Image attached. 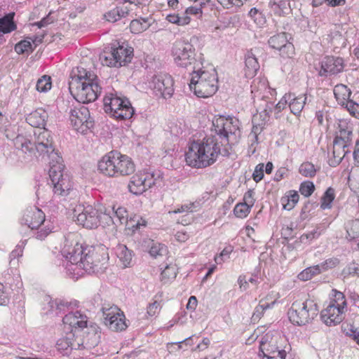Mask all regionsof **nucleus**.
I'll use <instances>...</instances> for the list:
<instances>
[{"mask_svg": "<svg viewBox=\"0 0 359 359\" xmlns=\"http://www.w3.org/2000/svg\"><path fill=\"white\" fill-rule=\"evenodd\" d=\"M248 15L259 27L263 26L266 23V20L264 14L255 7L250 10Z\"/></svg>", "mask_w": 359, "mask_h": 359, "instance_id": "obj_43", "label": "nucleus"}, {"mask_svg": "<svg viewBox=\"0 0 359 359\" xmlns=\"http://www.w3.org/2000/svg\"><path fill=\"white\" fill-rule=\"evenodd\" d=\"M133 57V48L123 45H114L106 48L100 55V60L103 65L119 67L130 63Z\"/></svg>", "mask_w": 359, "mask_h": 359, "instance_id": "obj_9", "label": "nucleus"}, {"mask_svg": "<svg viewBox=\"0 0 359 359\" xmlns=\"http://www.w3.org/2000/svg\"><path fill=\"white\" fill-rule=\"evenodd\" d=\"M289 107L291 112L294 115H299L306 104H310L313 97L308 93L296 96L294 93H290Z\"/></svg>", "mask_w": 359, "mask_h": 359, "instance_id": "obj_26", "label": "nucleus"}, {"mask_svg": "<svg viewBox=\"0 0 359 359\" xmlns=\"http://www.w3.org/2000/svg\"><path fill=\"white\" fill-rule=\"evenodd\" d=\"M269 46L279 51V55L284 58H291L294 55V47L287 39L285 32L278 33L271 36L268 40Z\"/></svg>", "mask_w": 359, "mask_h": 359, "instance_id": "obj_15", "label": "nucleus"}, {"mask_svg": "<svg viewBox=\"0 0 359 359\" xmlns=\"http://www.w3.org/2000/svg\"><path fill=\"white\" fill-rule=\"evenodd\" d=\"M104 215L115 225L123 224H126V225L129 224L127 211L124 208L118 207L116 210H114L113 216H110L107 214H104Z\"/></svg>", "mask_w": 359, "mask_h": 359, "instance_id": "obj_34", "label": "nucleus"}, {"mask_svg": "<svg viewBox=\"0 0 359 359\" xmlns=\"http://www.w3.org/2000/svg\"><path fill=\"white\" fill-rule=\"evenodd\" d=\"M48 117V115L46 111L42 108H39L27 115L26 121L36 129L45 128Z\"/></svg>", "mask_w": 359, "mask_h": 359, "instance_id": "obj_28", "label": "nucleus"}, {"mask_svg": "<svg viewBox=\"0 0 359 359\" xmlns=\"http://www.w3.org/2000/svg\"><path fill=\"white\" fill-rule=\"evenodd\" d=\"M49 304L51 310H53L54 308H55L56 310L61 311L62 309V307L68 306L69 304L67 302H65L64 300L61 299H55V300H50Z\"/></svg>", "mask_w": 359, "mask_h": 359, "instance_id": "obj_59", "label": "nucleus"}, {"mask_svg": "<svg viewBox=\"0 0 359 359\" xmlns=\"http://www.w3.org/2000/svg\"><path fill=\"white\" fill-rule=\"evenodd\" d=\"M121 157L122 154L117 151L107 153L98 161V171L109 177H118V160Z\"/></svg>", "mask_w": 359, "mask_h": 359, "instance_id": "obj_14", "label": "nucleus"}, {"mask_svg": "<svg viewBox=\"0 0 359 359\" xmlns=\"http://www.w3.org/2000/svg\"><path fill=\"white\" fill-rule=\"evenodd\" d=\"M177 276V269L174 265H167L161 273V280L167 283L170 280L174 279Z\"/></svg>", "mask_w": 359, "mask_h": 359, "instance_id": "obj_48", "label": "nucleus"}, {"mask_svg": "<svg viewBox=\"0 0 359 359\" xmlns=\"http://www.w3.org/2000/svg\"><path fill=\"white\" fill-rule=\"evenodd\" d=\"M108 260L107 249L104 245L86 246L81 269L89 273H99L107 268Z\"/></svg>", "mask_w": 359, "mask_h": 359, "instance_id": "obj_7", "label": "nucleus"}, {"mask_svg": "<svg viewBox=\"0 0 359 359\" xmlns=\"http://www.w3.org/2000/svg\"><path fill=\"white\" fill-rule=\"evenodd\" d=\"M212 127L222 148L226 145L231 148L229 144L238 142L241 136V123L235 117L215 116L212 120Z\"/></svg>", "mask_w": 359, "mask_h": 359, "instance_id": "obj_4", "label": "nucleus"}, {"mask_svg": "<svg viewBox=\"0 0 359 359\" xmlns=\"http://www.w3.org/2000/svg\"><path fill=\"white\" fill-rule=\"evenodd\" d=\"M130 11V9L128 6H117L107 12L104 17L107 21L114 22L121 18L127 16Z\"/></svg>", "mask_w": 359, "mask_h": 359, "instance_id": "obj_33", "label": "nucleus"}, {"mask_svg": "<svg viewBox=\"0 0 359 359\" xmlns=\"http://www.w3.org/2000/svg\"><path fill=\"white\" fill-rule=\"evenodd\" d=\"M69 78V91L79 102H94L101 93L102 88L97 76L81 66L74 68Z\"/></svg>", "mask_w": 359, "mask_h": 359, "instance_id": "obj_3", "label": "nucleus"}, {"mask_svg": "<svg viewBox=\"0 0 359 359\" xmlns=\"http://www.w3.org/2000/svg\"><path fill=\"white\" fill-rule=\"evenodd\" d=\"M34 48L32 47L30 40H22L15 46V51L18 54L30 53L34 51Z\"/></svg>", "mask_w": 359, "mask_h": 359, "instance_id": "obj_45", "label": "nucleus"}, {"mask_svg": "<svg viewBox=\"0 0 359 359\" xmlns=\"http://www.w3.org/2000/svg\"><path fill=\"white\" fill-rule=\"evenodd\" d=\"M159 177L158 175L156 177L154 172H138L130 178L128 189L130 192L135 195H140L155 185Z\"/></svg>", "mask_w": 359, "mask_h": 359, "instance_id": "obj_12", "label": "nucleus"}, {"mask_svg": "<svg viewBox=\"0 0 359 359\" xmlns=\"http://www.w3.org/2000/svg\"><path fill=\"white\" fill-rule=\"evenodd\" d=\"M153 88L157 95L164 98H169L172 96L173 89V80L170 75H158L153 77Z\"/></svg>", "mask_w": 359, "mask_h": 359, "instance_id": "obj_20", "label": "nucleus"}, {"mask_svg": "<svg viewBox=\"0 0 359 359\" xmlns=\"http://www.w3.org/2000/svg\"><path fill=\"white\" fill-rule=\"evenodd\" d=\"M102 311L104 323L111 330L119 332L127 328L128 325L126 323L125 316L116 306H112L109 308L102 307Z\"/></svg>", "mask_w": 359, "mask_h": 359, "instance_id": "obj_13", "label": "nucleus"}, {"mask_svg": "<svg viewBox=\"0 0 359 359\" xmlns=\"http://www.w3.org/2000/svg\"><path fill=\"white\" fill-rule=\"evenodd\" d=\"M151 25L149 18L135 19L130 22V29L134 34L141 33L147 29Z\"/></svg>", "mask_w": 359, "mask_h": 359, "instance_id": "obj_36", "label": "nucleus"}, {"mask_svg": "<svg viewBox=\"0 0 359 359\" xmlns=\"http://www.w3.org/2000/svg\"><path fill=\"white\" fill-rule=\"evenodd\" d=\"M339 264V260L337 258L332 257L326 259L325 262L321 263L320 265L322 271H327L330 269L336 267Z\"/></svg>", "mask_w": 359, "mask_h": 359, "instance_id": "obj_55", "label": "nucleus"}, {"mask_svg": "<svg viewBox=\"0 0 359 359\" xmlns=\"http://www.w3.org/2000/svg\"><path fill=\"white\" fill-rule=\"evenodd\" d=\"M118 162V177L130 175L135 172V163L129 156L122 154V157L119 158Z\"/></svg>", "mask_w": 359, "mask_h": 359, "instance_id": "obj_30", "label": "nucleus"}, {"mask_svg": "<svg viewBox=\"0 0 359 359\" xmlns=\"http://www.w3.org/2000/svg\"><path fill=\"white\" fill-rule=\"evenodd\" d=\"M290 93H286L285 95L281 98V100L276 104L275 106V109L277 111V113H279L281 111L282 109H283L287 103L290 102Z\"/></svg>", "mask_w": 359, "mask_h": 359, "instance_id": "obj_60", "label": "nucleus"}, {"mask_svg": "<svg viewBox=\"0 0 359 359\" xmlns=\"http://www.w3.org/2000/svg\"><path fill=\"white\" fill-rule=\"evenodd\" d=\"M348 147V144L334 143V142H333V157L330 158L328 161V163L330 166L336 167L341 162L342 159L348 152V150H346V148H347Z\"/></svg>", "mask_w": 359, "mask_h": 359, "instance_id": "obj_29", "label": "nucleus"}, {"mask_svg": "<svg viewBox=\"0 0 359 359\" xmlns=\"http://www.w3.org/2000/svg\"><path fill=\"white\" fill-rule=\"evenodd\" d=\"M334 199V191L331 187L328 188L325 192L320 204V208L323 210L330 208V204Z\"/></svg>", "mask_w": 359, "mask_h": 359, "instance_id": "obj_50", "label": "nucleus"}, {"mask_svg": "<svg viewBox=\"0 0 359 359\" xmlns=\"http://www.w3.org/2000/svg\"><path fill=\"white\" fill-rule=\"evenodd\" d=\"M102 213L91 205L83 207L76 216V221L84 228L92 229L97 228L100 222Z\"/></svg>", "mask_w": 359, "mask_h": 359, "instance_id": "obj_18", "label": "nucleus"}, {"mask_svg": "<svg viewBox=\"0 0 359 359\" xmlns=\"http://www.w3.org/2000/svg\"><path fill=\"white\" fill-rule=\"evenodd\" d=\"M69 120L73 128L81 133H86L94 125L90 111L85 106L71 109Z\"/></svg>", "mask_w": 359, "mask_h": 359, "instance_id": "obj_11", "label": "nucleus"}, {"mask_svg": "<svg viewBox=\"0 0 359 359\" xmlns=\"http://www.w3.org/2000/svg\"><path fill=\"white\" fill-rule=\"evenodd\" d=\"M232 251L231 247L229 248H225L224 249H223V250L220 252V254L215 257V260L217 264H222L224 259V257H228L229 255L231 253V252Z\"/></svg>", "mask_w": 359, "mask_h": 359, "instance_id": "obj_64", "label": "nucleus"}, {"mask_svg": "<svg viewBox=\"0 0 359 359\" xmlns=\"http://www.w3.org/2000/svg\"><path fill=\"white\" fill-rule=\"evenodd\" d=\"M344 67L345 63L342 57L326 56L320 62L318 74L325 77L336 75L342 72Z\"/></svg>", "mask_w": 359, "mask_h": 359, "instance_id": "obj_19", "label": "nucleus"}, {"mask_svg": "<svg viewBox=\"0 0 359 359\" xmlns=\"http://www.w3.org/2000/svg\"><path fill=\"white\" fill-rule=\"evenodd\" d=\"M245 75L254 76L259 69V64L252 50L248 51L245 56Z\"/></svg>", "mask_w": 359, "mask_h": 359, "instance_id": "obj_31", "label": "nucleus"}, {"mask_svg": "<svg viewBox=\"0 0 359 359\" xmlns=\"http://www.w3.org/2000/svg\"><path fill=\"white\" fill-rule=\"evenodd\" d=\"M316 172L315 165L309 161L302 163L299 168V172L305 177L312 178L316 175Z\"/></svg>", "mask_w": 359, "mask_h": 359, "instance_id": "obj_42", "label": "nucleus"}, {"mask_svg": "<svg viewBox=\"0 0 359 359\" xmlns=\"http://www.w3.org/2000/svg\"><path fill=\"white\" fill-rule=\"evenodd\" d=\"M197 207H198V203H185V204L182 205L180 208H178L172 211H169V214L194 212V211H196V209Z\"/></svg>", "mask_w": 359, "mask_h": 359, "instance_id": "obj_52", "label": "nucleus"}, {"mask_svg": "<svg viewBox=\"0 0 359 359\" xmlns=\"http://www.w3.org/2000/svg\"><path fill=\"white\" fill-rule=\"evenodd\" d=\"M201 67L193 70L189 88L199 97H208L217 91V74L215 69L207 71Z\"/></svg>", "mask_w": 359, "mask_h": 359, "instance_id": "obj_5", "label": "nucleus"}, {"mask_svg": "<svg viewBox=\"0 0 359 359\" xmlns=\"http://www.w3.org/2000/svg\"><path fill=\"white\" fill-rule=\"evenodd\" d=\"M80 344L77 342V334L73 332H66V335L60 338L56 343L57 349L65 354L72 350H79Z\"/></svg>", "mask_w": 359, "mask_h": 359, "instance_id": "obj_24", "label": "nucleus"}, {"mask_svg": "<svg viewBox=\"0 0 359 359\" xmlns=\"http://www.w3.org/2000/svg\"><path fill=\"white\" fill-rule=\"evenodd\" d=\"M172 52L175 62L179 67H190V69L193 71L203 65L201 62L196 60L195 48L191 41H176Z\"/></svg>", "mask_w": 359, "mask_h": 359, "instance_id": "obj_8", "label": "nucleus"}, {"mask_svg": "<svg viewBox=\"0 0 359 359\" xmlns=\"http://www.w3.org/2000/svg\"><path fill=\"white\" fill-rule=\"evenodd\" d=\"M121 104H118V109H116V111H118V113L121 114L123 116H115V118L118 120L130 119L135 113L130 100L126 97H121Z\"/></svg>", "mask_w": 359, "mask_h": 359, "instance_id": "obj_32", "label": "nucleus"}, {"mask_svg": "<svg viewBox=\"0 0 359 359\" xmlns=\"http://www.w3.org/2000/svg\"><path fill=\"white\" fill-rule=\"evenodd\" d=\"M128 224V228L140 229L142 226H146L147 221L140 216L135 215L130 219Z\"/></svg>", "mask_w": 359, "mask_h": 359, "instance_id": "obj_54", "label": "nucleus"}, {"mask_svg": "<svg viewBox=\"0 0 359 359\" xmlns=\"http://www.w3.org/2000/svg\"><path fill=\"white\" fill-rule=\"evenodd\" d=\"M45 214L37 208L27 209L20 220L21 224L28 226L32 230L38 229L45 222Z\"/></svg>", "mask_w": 359, "mask_h": 359, "instance_id": "obj_21", "label": "nucleus"}, {"mask_svg": "<svg viewBox=\"0 0 359 359\" xmlns=\"http://www.w3.org/2000/svg\"><path fill=\"white\" fill-rule=\"evenodd\" d=\"M51 78L44 75L38 79L36 84V89L41 93H46L51 88Z\"/></svg>", "mask_w": 359, "mask_h": 359, "instance_id": "obj_47", "label": "nucleus"}, {"mask_svg": "<svg viewBox=\"0 0 359 359\" xmlns=\"http://www.w3.org/2000/svg\"><path fill=\"white\" fill-rule=\"evenodd\" d=\"M322 269L319 264L308 267L303 270L299 275V280L306 281L311 279L313 276L320 274Z\"/></svg>", "mask_w": 359, "mask_h": 359, "instance_id": "obj_40", "label": "nucleus"}, {"mask_svg": "<svg viewBox=\"0 0 359 359\" xmlns=\"http://www.w3.org/2000/svg\"><path fill=\"white\" fill-rule=\"evenodd\" d=\"M352 131L348 129H341L335 136L334 143L348 144L349 146L351 140Z\"/></svg>", "mask_w": 359, "mask_h": 359, "instance_id": "obj_44", "label": "nucleus"}, {"mask_svg": "<svg viewBox=\"0 0 359 359\" xmlns=\"http://www.w3.org/2000/svg\"><path fill=\"white\" fill-rule=\"evenodd\" d=\"M8 295L5 291V287L2 283H0V306L6 305L8 303Z\"/></svg>", "mask_w": 359, "mask_h": 359, "instance_id": "obj_63", "label": "nucleus"}, {"mask_svg": "<svg viewBox=\"0 0 359 359\" xmlns=\"http://www.w3.org/2000/svg\"><path fill=\"white\" fill-rule=\"evenodd\" d=\"M353 228H355V229L359 228V221L358 220L353 221L352 222V228L350 230L346 231V233H347L346 238L350 241L353 240L354 238H355L357 237H359V231L355 232L353 230Z\"/></svg>", "mask_w": 359, "mask_h": 359, "instance_id": "obj_58", "label": "nucleus"}, {"mask_svg": "<svg viewBox=\"0 0 359 359\" xmlns=\"http://www.w3.org/2000/svg\"><path fill=\"white\" fill-rule=\"evenodd\" d=\"M149 245L150 246L149 252L150 255L154 257H156L157 256H162L167 251L164 245L155 243L154 241H151Z\"/></svg>", "mask_w": 359, "mask_h": 359, "instance_id": "obj_49", "label": "nucleus"}, {"mask_svg": "<svg viewBox=\"0 0 359 359\" xmlns=\"http://www.w3.org/2000/svg\"><path fill=\"white\" fill-rule=\"evenodd\" d=\"M333 91L337 102L341 106L345 105L351 114L359 118V104L350 100L351 90L344 84H337Z\"/></svg>", "mask_w": 359, "mask_h": 359, "instance_id": "obj_16", "label": "nucleus"}, {"mask_svg": "<svg viewBox=\"0 0 359 359\" xmlns=\"http://www.w3.org/2000/svg\"><path fill=\"white\" fill-rule=\"evenodd\" d=\"M264 163H259L254 170L252 174V178L256 182H259L264 177Z\"/></svg>", "mask_w": 359, "mask_h": 359, "instance_id": "obj_56", "label": "nucleus"}, {"mask_svg": "<svg viewBox=\"0 0 359 359\" xmlns=\"http://www.w3.org/2000/svg\"><path fill=\"white\" fill-rule=\"evenodd\" d=\"M283 338L278 334H272L266 333L259 341V351L263 353L264 358L267 359H285L287 353L282 346H278L279 341Z\"/></svg>", "mask_w": 359, "mask_h": 359, "instance_id": "obj_10", "label": "nucleus"}, {"mask_svg": "<svg viewBox=\"0 0 359 359\" xmlns=\"http://www.w3.org/2000/svg\"><path fill=\"white\" fill-rule=\"evenodd\" d=\"M65 332H73L79 334V330L87 327L88 318L79 311L67 313L62 318Z\"/></svg>", "mask_w": 359, "mask_h": 359, "instance_id": "obj_17", "label": "nucleus"}, {"mask_svg": "<svg viewBox=\"0 0 359 359\" xmlns=\"http://www.w3.org/2000/svg\"><path fill=\"white\" fill-rule=\"evenodd\" d=\"M166 20L172 24H176L179 26H184L190 22L191 18L187 15L179 16L177 14H169L166 16Z\"/></svg>", "mask_w": 359, "mask_h": 359, "instance_id": "obj_46", "label": "nucleus"}, {"mask_svg": "<svg viewBox=\"0 0 359 359\" xmlns=\"http://www.w3.org/2000/svg\"><path fill=\"white\" fill-rule=\"evenodd\" d=\"M275 302L269 304L261 300L255 309L252 316V320L253 321H258L263 316L265 310L272 308Z\"/></svg>", "mask_w": 359, "mask_h": 359, "instance_id": "obj_41", "label": "nucleus"}, {"mask_svg": "<svg viewBox=\"0 0 359 359\" xmlns=\"http://www.w3.org/2000/svg\"><path fill=\"white\" fill-rule=\"evenodd\" d=\"M51 231L52 230L50 227L45 226L44 228H41L40 230L35 233V237L36 239L42 241L45 239Z\"/></svg>", "mask_w": 359, "mask_h": 359, "instance_id": "obj_62", "label": "nucleus"}, {"mask_svg": "<svg viewBox=\"0 0 359 359\" xmlns=\"http://www.w3.org/2000/svg\"><path fill=\"white\" fill-rule=\"evenodd\" d=\"M254 194L255 192L252 189H249L243 196L244 202L243 203H247L248 205L250 207H252L255 203V198H254Z\"/></svg>", "mask_w": 359, "mask_h": 359, "instance_id": "obj_61", "label": "nucleus"}, {"mask_svg": "<svg viewBox=\"0 0 359 359\" xmlns=\"http://www.w3.org/2000/svg\"><path fill=\"white\" fill-rule=\"evenodd\" d=\"M86 252V246L76 242L74 245H68L65 244L62 249L63 256L72 264L76 265L81 269L82 266L83 257Z\"/></svg>", "mask_w": 359, "mask_h": 359, "instance_id": "obj_22", "label": "nucleus"}, {"mask_svg": "<svg viewBox=\"0 0 359 359\" xmlns=\"http://www.w3.org/2000/svg\"><path fill=\"white\" fill-rule=\"evenodd\" d=\"M345 313L339 311L332 306H327L320 313L323 322L327 326H335L339 324L344 318Z\"/></svg>", "mask_w": 359, "mask_h": 359, "instance_id": "obj_25", "label": "nucleus"}, {"mask_svg": "<svg viewBox=\"0 0 359 359\" xmlns=\"http://www.w3.org/2000/svg\"><path fill=\"white\" fill-rule=\"evenodd\" d=\"M116 253L124 267L130 265L133 258V252L128 250L125 245H118L116 249Z\"/></svg>", "mask_w": 359, "mask_h": 359, "instance_id": "obj_35", "label": "nucleus"}, {"mask_svg": "<svg viewBox=\"0 0 359 359\" xmlns=\"http://www.w3.org/2000/svg\"><path fill=\"white\" fill-rule=\"evenodd\" d=\"M35 137L34 142L25 140L22 142V148L33 149L34 146L36 151L43 158L47 157L49 161V177L53 186L54 194L58 196L71 198L76 196V191L72 188V184L67 174L64 173V165L62 158L55 150L53 142V137L49 130L46 128L35 129L34 130Z\"/></svg>", "mask_w": 359, "mask_h": 359, "instance_id": "obj_1", "label": "nucleus"}, {"mask_svg": "<svg viewBox=\"0 0 359 359\" xmlns=\"http://www.w3.org/2000/svg\"><path fill=\"white\" fill-rule=\"evenodd\" d=\"M318 313L317 304L310 299L304 302H294L287 312L290 321L299 326L310 323L318 316Z\"/></svg>", "mask_w": 359, "mask_h": 359, "instance_id": "obj_6", "label": "nucleus"}, {"mask_svg": "<svg viewBox=\"0 0 359 359\" xmlns=\"http://www.w3.org/2000/svg\"><path fill=\"white\" fill-rule=\"evenodd\" d=\"M161 310V304L158 301H154L149 304L147 307V314L149 316H154L159 313Z\"/></svg>", "mask_w": 359, "mask_h": 359, "instance_id": "obj_57", "label": "nucleus"}, {"mask_svg": "<svg viewBox=\"0 0 359 359\" xmlns=\"http://www.w3.org/2000/svg\"><path fill=\"white\" fill-rule=\"evenodd\" d=\"M315 190V186L312 182L306 181L301 184L299 187L300 193L305 197L310 196Z\"/></svg>", "mask_w": 359, "mask_h": 359, "instance_id": "obj_53", "label": "nucleus"}, {"mask_svg": "<svg viewBox=\"0 0 359 359\" xmlns=\"http://www.w3.org/2000/svg\"><path fill=\"white\" fill-rule=\"evenodd\" d=\"M334 297L330 302L328 306H332L335 309H339V311L346 312V301L344 294L339 291L334 290Z\"/></svg>", "mask_w": 359, "mask_h": 359, "instance_id": "obj_38", "label": "nucleus"}, {"mask_svg": "<svg viewBox=\"0 0 359 359\" xmlns=\"http://www.w3.org/2000/svg\"><path fill=\"white\" fill-rule=\"evenodd\" d=\"M290 195L282 197L281 203L283 209L287 210H292L299 201V196L297 191H290Z\"/></svg>", "mask_w": 359, "mask_h": 359, "instance_id": "obj_39", "label": "nucleus"}, {"mask_svg": "<svg viewBox=\"0 0 359 359\" xmlns=\"http://www.w3.org/2000/svg\"><path fill=\"white\" fill-rule=\"evenodd\" d=\"M271 11L278 16H284L290 13L289 3L285 0L270 3Z\"/></svg>", "mask_w": 359, "mask_h": 359, "instance_id": "obj_37", "label": "nucleus"}, {"mask_svg": "<svg viewBox=\"0 0 359 359\" xmlns=\"http://www.w3.org/2000/svg\"><path fill=\"white\" fill-rule=\"evenodd\" d=\"M229 146L221 148L217 137L209 136L191 142L185 154V160L189 166L203 168L212 165L219 155L229 156Z\"/></svg>", "mask_w": 359, "mask_h": 359, "instance_id": "obj_2", "label": "nucleus"}, {"mask_svg": "<svg viewBox=\"0 0 359 359\" xmlns=\"http://www.w3.org/2000/svg\"><path fill=\"white\" fill-rule=\"evenodd\" d=\"M250 209L251 207L247 203H240L234 207L233 213L236 217L245 218L249 214Z\"/></svg>", "mask_w": 359, "mask_h": 359, "instance_id": "obj_51", "label": "nucleus"}, {"mask_svg": "<svg viewBox=\"0 0 359 359\" xmlns=\"http://www.w3.org/2000/svg\"><path fill=\"white\" fill-rule=\"evenodd\" d=\"M121 96L117 93H109L105 95L103 99L104 110L110 116L115 118V116H123L121 114L118 113V104H121Z\"/></svg>", "mask_w": 359, "mask_h": 359, "instance_id": "obj_27", "label": "nucleus"}, {"mask_svg": "<svg viewBox=\"0 0 359 359\" xmlns=\"http://www.w3.org/2000/svg\"><path fill=\"white\" fill-rule=\"evenodd\" d=\"M101 332L97 326H90L87 327L86 335L83 337L77 334V342L80 344L79 350H90L96 346L100 341Z\"/></svg>", "mask_w": 359, "mask_h": 359, "instance_id": "obj_23", "label": "nucleus"}]
</instances>
